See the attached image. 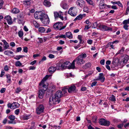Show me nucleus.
I'll return each mask as SVG.
<instances>
[{
    "mask_svg": "<svg viewBox=\"0 0 129 129\" xmlns=\"http://www.w3.org/2000/svg\"><path fill=\"white\" fill-rule=\"evenodd\" d=\"M85 3V1L83 0H78L76 2L77 6L81 8L84 6Z\"/></svg>",
    "mask_w": 129,
    "mask_h": 129,
    "instance_id": "12",
    "label": "nucleus"
},
{
    "mask_svg": "<svg viewBox=\"0 0 129 129\" xmlns=\"http://www.w3.org/2000/svg\"><path fill=\"white\" fill-rule=\"evenodd\" d=\"M48 57L50 58H53L54 57V55L53 54H50L48 55Z\"/></svg>",
    "mask_w": 129,
    "mask_h": 129,
    "instance_id": "55",
    "label": "nucleus"
},
{
    "mask_svg": "<svg viewBox=\"0 0 129 129\" xmlns=\"http://www.w3.org/2000/svg\"><path fill=\"white\" fill-rule=\"evenodd\" d=\"M49 103L51 105L58 104L59 103V100H57L55 97L53 96H51L49 99Z\"/></svg>",
    "mask_w": 129,
    "mask_h": 129,
    "instance_id": "5",
    "label": "nucleus"
},
{
    "mask_svg": "<svg viewBox=\"0 0 129 129\" xmlns=\"http://www.w3.org/2000/svg\"><path fill=\"white\" fill-rule=\"evenodd\" d=\"M21 91V89L19 87H18L17 88L16 90L15 91L16 93H18Z\"/></svg>",
    "mask_w": 129,
    "mask_h": 129,
    "instance_id": "54",
    "label": "nucleus"
},
{
    "mask_svg": "<svg viewBox=\"0 0 129 129\" xmlns=\"http://www.w3.org/2000/svg\"><path fill=\"white\" fill-rule=\"evenodd\" d=\"M24 51L25 52L27 53L28 52V48L27 47H25L23 49Z\"/></svg>",
    "mask_w": 129,
    "mask_h": 129,
    "instance_id": "59",
    "label": "nucleus"
},
{
    "mask_svg": "<svg viewBox=\"0 0 129 129\" xmlns=\"http://www.w3.org/2000/svg\"><path fill=\"white\" fill-rule=\"evenodd\" d=\"M8 118L11 121H8L9 123H13V121L15 119V116L12 115H11L8 117Z\"/></svg>",
    "mask_w": 129,
    "mask_h": 129,
    "instance_id": "22",
    "label": "nucleus"
},
{
    "mask_svg": "<svg viewBox=\"0 0 129 129\" xmlns=\"http://www.w3.org/2000/svg\"><path fill=\"white\" fill-rule=\"evenodd\" d=\"M45 28L43 27H39L38 30L41 33H44L45 31Z\"/></svg>",
    "mask_w": 129,
    "mask_h": 129,
    "instance_id": "38",
    "label": "nucleus"
},
{
    "mask_svg": "<svg viewBox=\"0 0 129 129\" xmlns=\"http://www.w3.org/2000/svg\"><path fill=\"white\" fill-rule=\"evenodd\" d=\"M109 99V100L115 102L116 100L115 97L113 94H112Z\"/></svg>",
    "mask_w": 129,
    "mask_h": 129,
    "instance_id": "33",
    "label": "nucleus"
},
{
    "mask_svg": "<svg viewBox=\"0 0 129 129\" xmlns=\"http://www.w3.org/2000/svg\"><path fill=\"white\" fill-rule=\"evenodd\" d=\"M63 15V13L61 11H59L58 12H54V15L55 19L59 17L61 20H64Z\"/></svg>",
    "mask_w": 129,
    "mask_h": 129,
    "instance_id": "9",
    "label": "nucleus"
},
{
    "mask_svg": "<svg viewBox=\"0 0 129 129\" xmlns=\"http://www.w3.org/2000/svg\"><path fill=\"white\" fill-rule=\"evenodd\" d=\"M44 107L42 104L40 105L36 108V112L38 115L40 114L44 111Z\"/></svg>",
    "mask_w": 129,
    "mask_h": 129,
    "instance_id": "7",
    "label": "nucleus"
},
{
    "mask_svg": "<svg viewBox=\"0 0 129 129\" xmlns=\"http://www.w3.org/2000/svg\"><path fill=\"white\" fill-rule=\"evenodd\" d=\"M92 42L93 41L91 40H88L87 41V43L89 44H91Z\"/></svg>",
    "mask_w": 129,
    "mask_h": 129,
    "instance_id": "61",
    "label": "nucleus"
},
{
    "mask_svg": "<svg viewBox=\"0 0 129 129\" xmlns=\"http://www.w3.org/2000/svg\"><path fill=\"white\" fill-rule=\"evenodd\" d=\"M7 106L8 108H10L12 109H14L19 107L20 106V105L18 103L14 102L12 104H8Z\"/></svg>",
    "mask_w": 129,
    "mask_h": 129,
    "instance_id": "8",
    "label": "nucleus"
},
{
    "mask_svg": "<svg viewBox=\"0 0 129 129\" xmlns=\"http://www.w3.org/2000/svg\"><path fill=\"white\" fill-rule=\"evenodd\" d=\"M10 46L12 47H14L15 46V44L14 42H11L10 43Z\"/></svg>",
    "mask_w": 129,
    "mask_h": 129,
    "instance_id": "62",
    "label": "nucleus"
},
{
    "mask_svg": "<svg viewBox=\"0 0 129 129\" xmlns=\"http://www.w3.org/2000/svg\"><path fill=\"white\" fill-rule=\"evenodd\" d=\"M62 91L63 93L62 94L63 96H65L67 94V89L66 88L63 89H62Z\"/></svg>",
    "mask_w": 129,
    "mask_h": 129,
    "instance_id": "39",
    "label": "nucleus"
},
{
    "mask_svg": "<svg viewBox=\"0 0 129 129\" xmlns=\"http://www.w3.org/2000/svg\"><path fill=\"white\" fill-rule=\"evenodd\" d=\"M60 6L63 9H67L68 8V6L66 2L65 1H63L61 2Z\"/></svg>",
    "mask_w": 129,
    "mask_h": 129,
    "instance_id": "18",
    "label": "nucleus"
},
{
    "mask_svg": "<svg viewBox=\"0 0 129 129\" xmlns=\"http://www.w3.org/2000/svg\"><path fill=\"white\" fill-rule=\"evenodd\" d=\"M5 54L8 55H10V54H13V52L10 50H6L4 52Z\"/></svg>",
    "mask_w": 129,
    "mask_h": 129,
    "instance_id": "29",
    "label": "nucleus"
},
{
    "mask_svg": "<svg viewBox=\"0 0 129 129\" xmlns=\"http://www.w3.org/2000/svg\"><path fill=\"white\" fill-rule=\"evenodd\" d=\"M68 91L69 93H75L77 92L75 86L74 85H72L68 89Z\"/></svg>",
    "mask_w": 129,
    "mask_h": 129,
    "instance_id": "13",
    "label": "nucleus"
},
{
    "mask_svg": "<svg viewBox=\"0 0 129 129\" xmlns=\"http://www.w3.org/2000/svg\"><path fill=\"white\" fill-rule=\"evenodd\" d=\"M49 77V76L46 75L42 80L40 83H39L40 86V89L43 90L44 91H45L47 90L48 88V84L47 83H45V81Z\"/></svg>",
    "mask_w": 129,
    "mask_h": 129,
    "instance_id": "1",
    "label": "nucleus"
},
{
    "mask_svg": "<svg viewBox=\"0 0 129 129\" xmlns=\"http://www.w3.org/2000/svg\"><path fill=\"white\" fill-rule=\"evenodd\" d=\"M63 94L62 91L60 90L57 91L55 95V97L57 100H59V102L60 101V98L62 96Z\"/></svg>",
    "mask_w": 129,
    "mask_h": 129,
    "instance_id": "14",
    "label": "nucleus"
},
{
    "mask_svg": "<svg viewBox=\"0 0 129 129\" xmlns=\"http://www.w3.org/2000/svg\"><path fill=\"white\" fill-rule=\"evenodd\" d=\"M55 68H56V70H62L61 64L58 63L57 64L56 67H55Z\"/></svg>",
    "mask_w": 129,
    "mask_h": 129,
    "instance_id": "34",
    "label": "nucleus"
},
{
    "mask_svg": "<svg viewBox=\"0 0 129 129\" xmlns=\"http://www.w3.org/2000/svg\"><path fill=\"white\" fill-rule=\"evenodd\" d=\"M56 70L55 67H51L49 69V71L50 73H53Z\"/></svg>",
    "mask_w": 129,
    "mask_h": 129,
    "instance_id": "25",
    "label": "nucleus"
},
{
    "mask_svg": "<svg viewBox=\"0 0 129 129\" xmlns=\"http://www.w3.org/2000/svg\"><path fill=\"white\" fill-rule=\"evenodd\" d=\"M61 66L62 70L65 69L67 68V66H66V65L64 64V63L62 64H61Z\"/></svg>",
    "mask_w": 129,
    "mask_h": 129,
    "instance_id": "50",
    "label": "nucleus"
},
{
    "mask_svg": "<svg viewBox=\"0 0 129 129\" xmlns=\"http://www.w3.org/2000/svg\"><path fill=\"white\" fill-rule=\"evenodd\" d=\"M91 64L90 62H88L86 64L84 65L83 66L84 68L86 69L87 68L91 66Z\"/></svg>",
    "mask_w": 129,
    "mask_h": 129,
    "instance_id": "35",
    "label": "nucleus"
},
{
    "mask_svg": "<svg viewBox=\"0 0 129 129\" xmlns=\"http://www.w3.org/2000/svg\"><path fill=\"white\" fill-rule=\"evenodd\" d=\"M46 57L45 56H44L43 57L41 60L39 61V63H40L41 62H43V61L46 60Z\"/></svg>",
    "mask_w": 129,
    "mask_h": 129,
    "instance_id": "52",
    "label": "nucleus"
},
{
    "mask_svg": "<svg viewBox=\"0 0 129 129\" xmlns=\"http://www.w3.org/2000/svg\"><path fill=\"white\" fill-rule=\"evenodd\" d=\"M105 60L104 59L100 61V63L102 65H104L105 64Z\"/></svg>",
    "mask_w": 129,
    "mask_h": 129,
    "instance_id": "60",
    "label": "nucleus"
},
{
    "mask_svg": "<svg viewBox=\"0 0 129 129\" xmlns=\"http://www.w3.org/2000/svg\"><path fill=\"white\" fill-rule=\"evenodd\" d=\"M97 83V82L96 81L93 82L91 85V87H92L93 86H95Z\"/></svg>",
    "mask_w": 129,
    "mask_h": 129,
    "instance_id": "57",
    "label": "nucleus"
},
{
    "mask_svg": "<svg viewBox=\"0 0 129 129\" xmlns=\"http://www.w3.org/2000/svg\"><path fill=\"white\" fill-rule=\"evenodd\" d=\"M6 90V89L5 88H2L0 90V92L1 93L4 92Z\"/></svg>",
    "mask_w": 129,
    "mask_h": 129,
    "instance_id": "64",
    "label": "nucleus"
},
{
    "mask_svg": "<svg viewBox=\"0 0 129 129\" xmlns=\"http://www.w3.org/2000/svg\"><path fill=\"white\" fill-rule=\"evenodd\" d=\"M41 21L43 23L46 25L48 24L50 22L48 16L45 14L41 19Z\"/></svg>",
    "mask_w": 129,
    "mask_h": 129,
    "instance_id": "6",
    "label": "nucleus"
},
{
    "mask_svg": "<svg viewBox=\"0 0 129 129\" xmlns=\"http://www.w3.org/2000/svg\"><path fill=\"white\" fill-rule=\"evenodd\" d=\"M45 91L41 89H40L39 92L38 96L40 99H42L45 94Z\"/></svg>",
    "mask_w": 129,
    "mask_h": 129,
    "instance_id": "21",
    "label": "nucleus"
},
{
    "mask_svg": "<svg viewBox=\"0 0 129 129\" xmlns=\"http://www.w3.org/2000/svg\"><path fill=\"white\" fill-rule=\"evenodd\" d=\"M106 5L104 3L103 1H101L99 3V6L100 9H103L105 8Z\"/></svg>",
    "mask_w": 129,
    "mask_h": 129,
    "instance_id": "19",
    "label": "nucleus"
},
{
    "mask_svg": "<svg viewBox=\"0 0 129 129\" xmlns=\"http://www.w3.org/2000/svg\"><path fill=\"white\" fill-rule=\"evenodd\" d=\"M79 56L81 57L83 59L84 58H85L87 56L86 54L85 53H82Z\"/></svg>",
    "mask_w": 129,
    "mask_h": 129,
    "instance_id": "48",
    "label": "nucleus"
},
{
    "mask_svg": "<svg viewBox=\"0 0 129 129\" xmlns=\"http://www.w3.org/2000/svg\"><path fill=\"white\" fill-rule=\"evenodd\" d=\"M124 50V48L123 47H122L121 49L119 50L117 52V54H120L122 53Z\"/></svg>",
    "mask_w": 129,
    "mask_h": 129,
    "instance_id": "49",
    "label": "nucleus"
},
{
    "mask_svg": "<svg viewBox=\"0 0 129 129\" xmlns=\"http://www.w3.org/2000/svg\"><path fill=\"white\" fill-rule=\"evenodd\" d=\"M2 41L4 43V49L6 50L9 47L8 43L4 40H2Z\"/></svg>",
    "mask_w": 129,
    "mask_h": 129,
    "instance_id": "20",
    "label": "nucleus"
},
{
    "mask_svg": "<svg viewBox=\"0 0 129 129\" xmlns=\"http://www.w3.org/2000/svg\"><path fill=\"white\" fill-rule=\"evenodd\" d=\"M4 69L5 71H8L9 70L8 66L7 65H5Z\"/></svg>",
    "mask_w": 129,
    "mask_h": 129,
    "instance_id": "56",
    "label": "nucleus"
},
{
    "mask_svg": "<svg viewBox=\"0 0 129 129\" xmlns=\"http://www.w3.org/2000/svg\"><path fill=\"white\" fill-rule=\"evenodd\" d=\"M18 35L19 37L21 38L23 35V32L21 31H19L18 33Z\"/></svg>",
    "mask_w": 129,
    "mask_h": 129,
    "instance_id": "43",
    "label": "nucleus"
},
{
    "mask_svg": "<svg viewBox=\"0 0 129 129\" xmlns=\"http://www.w3.org/2000/svg\"><path fill=\"white\" fill-rule=\"evenodd\" d=\"M105 80V78L104 77L103 74V73H100L99 74L98 76V78L96 79V80H100L102 82H104Z\"/></svg>",
    "mask_w": 129,
    "mask_h": 129,
    "instance_id": "16",
    "label": "nucleus"
},
{
    "mask_svg": "<svg viewBox=\"0 0 129 129\" xmlns=\"http://www.w3.org/2000/svg\"><path fill=\"white\" fill-rule=\"evenodd\" d=\"M45 14L41 11L36 12L34 14V16L36 19H40L41 20Z\"/></svg>",
    "mask_w": 129,
    "mask_h": 129,
    "instance_id": "4",
    "label": "nucleus"
},
{
    "mask_svg": "<svg viewBox=\"0 0 129 129\" xmlns=\"http://www.w3.org/2000/svg\"><path fill=\"white\" fill-rule=\"evenodd\" d=\"M44 4L45 6L47 7H49L51 6L50 2L47 0H45L44 1Z\"/></svg>",
    "mask_w": 129,
    "mask_h": 129,
    "instance_id": "26",
    "label": "nucleus"
},
{
    "mask_svg": "<svg viewBox=\"0 0 129 129\" xmlns=\"http://www.w3.org/2000/svg\"><path fill=\"white\" fill-rule=\"evenodd\" d=\"M99 123L101 125L105 126H108L110 124V122L109 121H107L103 118L101 119L100 120Z\"/></svg>",
    "mask_w": 129,
    "mask_h": 129,
    "instance_id": "11",
    "label": "nucleus"
},
{
    "mask_svg": "<svg viewBox=\"0 0 129 129\" xmlns=\"http://www.w3.org/2000/svg\"><path fill=\"white\" fill-rule=\"evenodd\" d=\"M97 118L96 116L93 117L92 119V121L94 123H96V122Z\"/></svg>",
    "mask_w": 129,
    "mask_h": 129,
    "instance_id": "44",
    "label": "nucleus"
},
{
    "mask_svg": "<svg viewBox=\"0 0 129 129\" xmlns=\"http://www.w3.org/2000/svg\"><path fill=\"white\" fill-rule=\"evenodd\" d=\"M128 26V25L127 24H124L123 27L125 29L127 30Z\"/></svg>",
    "mask_w": 129,
    "mask_h": 129,
    "instance_id": "63",
    "label": "nucleus"
},
{
    "mask_svg": "<svg viewBox=\"0 0 129 129\" xmlns=\"http://www.w3.org/2000/svg\"><path fill=\"white\" fill-rule=\"evenodd\" d=\"M33 23L35 27L36 28H38V27L39 26V24L36 21H34L33 22Z\"/></svg>",
    "mask_w": 129,
    "mask_h": 129,
    "instance_id": "40",
    "label": "nucleus"
},
{
    "mask_svg": "<svg viewBox=\"0 0 129 129\" xmlns=\"http://www.w3.org/2000/svg\"><path fill=\"white\" fill-rule=\"evenodd\" d=\"M87 3L90 5H93V3L91 0H85Z\"/></svg>",
    "mask_w": 129,
    "mask_h": 129,
    "instance_id": "45",
    "label": "nucleus"
},
{
    "mask_svg": "<svg viewBox=\"0 0 129 129\" xmlns=\"http://www.w3.org/2000/svg\"><path fill=\"white\" fill-rule=\"evenodd\" d=\"M75 61H74V60L72 62L71 65L70 66H69V67H68V69H74L75 68Z\"/></svg>",
    "mask_w": 129,
    "mask_h": 129,
    "instance_id": "30",
    "label": "nucleus"
},
{
    "mask_svg": "<svg viewBox=\"0 0 129 129\" xmlns=\"http://www.w3.org/2000/svg\"><path fill=\"white\" fill-rule=\"evenodd\" d=\"M22 63L19 61H18L15 63V65L17 67H20L22 65Z\"/></svg>",
    "mask_w": 129,
    "mask_h": 129,
    "instance_id": "41",
    "label": "nucleus"
},
{
    "mask_svg": "<svg viewBox=\"0 0 129 129\" xmlns=\"http://www.w3.org/2000/svg\"><path fill=\"white\" fill-rule=\"evenodd\" d=\"M62 25V23L61 22H59L55 24L53 27L56 30H59V29Z\"/></svg>",
    "mask_w": 129,
    "mask_h": 129,
    "instance_id": "15",
    "label": "nucleus"
},
{
    "mask_svg": "<svg viewBox=\"0 0 129 129\" xmlns=\"http://www.w3.org/2000/svg\"><path fill=\"white\" fill-rule=\"evenodd\" d=\"M66 36L70 39L72 38L73 36L71 33L70 32H68L66 33Z\"/></svg>",
    "mask_w": 129,
    "mask_h": 129,
    "instance_id": "27",
    "label": "nucleus"
},
{
    "mask_svg": "<svg viewBox=\"0 0 129 129\" xmlns=\"http://www.w3.org/2000/svg\"><path fill=\"white\" fill-rule=\"evenodd\" d=\"M30 114L29 115H23L22 116V119L24 120H27L30 118L31 117Z\"/></svg>",
    "mask_w": 129,
    "mask_h": 129,
    "instance_id": "24",
    "label": "nucleus"
},
{
    "mask_svg": "<svg viewBox=\"0 0 129 129\" xmlns=\"http://www.w3.org/2000/svg\"><path fill=\"white\" fill-rule=\"evenodd\" d=\"M4 19L7 21L8 24L11 25L12 24V19L10 16L7 15L4 18Z\"/></svg>",
    "mask_w": 129,
    "mask_h": 129,
    "instance_id": "17",
    "label": "nucleus"
},
{
    "mask_svg": "<svg viewBox=\"0 0 129 129\" xmlns=\"http://www.w3.org/2000/svg\"><path fill=\"white\" fill-rule=\"evenodd\" d=\"M7 121V118H5L2 121V123L4 124H5Z\"/></svg>",
    "mask_w": 129,
    "mask_h": 129,
    "instance_id": "58",
    "label": "nucleus"
},
{
    "mask_svg": "<svg viewBox=\"0 0 129 129\" xmlns=\"http://www.w3.org/2000/svg\"><path fill=\"white\" fill-rule=\"evenodd\" d=\"M129 24V18L124 20L123 22V24Z\"/></svg>",
    "mask_w": 129,
    "mask_h": 129,
    "instance_id": "47",
    "label": "nucleus"
},
{
    "mask_svg": "<svg viewBox=\"0 0 129 129\" xmlns=\"http://www.w3.org/2000/svg\"><path fill=\"white\" fill-rule=\"evenodd\" d=\"M6 76L7 78V82L10 83L11 80L10 76L9 74H7Z\"/></svg>",
    "mask_w": 129,
    "mask_h": 129,
    "instance_id": "37",
    "label": "nucleus"
},
{
    "mask_svg": "<svg viewBox=\"0 0 129 129\" xmlns=\"http://www.w3.org/2000/svg\"><path fill=\"white\" fill-rule=\"evenodd\" d=\"M121 59L119 62L121 67H123L129 59V56L127 55H123L121 57Z\"/></svg>",
    "mask_w": 129,
    "mask_h": 129,
    "instance_id": "2",
    "label": "nucleus"
},
{
    "mask_svg": "<svg viewBox=\"0 0 129 129\" xmlns=\"http://www.w3.org/2000/svg\"><path fill=\"white\" fill-rule=\"evenodd\" d=\"M14 113L15 114L17 115L20 113V110L19 109H17L15 111Z\"/></svg>",
    "mask_w": 129,
    "mask_h": 129,
    "instance_id": "53",
    "label": "nucleus"
},
{
    "mask_svg": "<svg viewBox=\"0 0 129 129\" xmlns=\"http://www.w3.org/2000/svg\"><path fill=\"white\" fill-rule=\"evenodd\" d=\"M30 2L31 1L30 0H25L23 1V2L24 5L27 6H29L30 5Z\"/></svg>",
    "mask_w": 129,
    "mask_h": 129,
    "instance_id": "31",
    "label": "nucleus"
},
{
    "mask_svg": "<svg viewBox=\"0 0 129 129\" xmlns=\"http://www.w3.org/2000/svg\"><path fill=\"white\" fill-rule=\"evenodd\" d=\"M82 15L81 14L79 15V16H77L76 18H75L74 20V21H76L77 20H79L81 19L83 17L82 16L83 15Z\"/></svg>",
    "mask_w": 129,
    "mask_h": 129,
    "instance_id": "28",
    "label": "nucleus"
},
{
    "mask_svg": "<svg viewBox=\"0 0 129 129\" xmlns=\"http://www.w3.org/2000/svg\"><path fill=\"white\" fill-rule=\"evenodd\" d=\"M83 11L84 12L88 13L89 12L88 8L87 6L84 7L83 10Z\"/></svg>",
    "mask_w": 129,
    "mask_h": 129,
    "instance_id": "42",
    "label": "nucleus"
},
{
    "mask_svg": "<svg viewBox=\"0 0 129 129\" xmlns=\"http://www.w3.org/2000/svg\"><path fill=\"white\" fill-rule=\"evenodd\" d=\"M99 28L101 29L104 31H111L112 30V28L107 27L106 26L100 24L99 26Z\"/></svg>",
    "mask_w": 129,
    "mask_h": 129,
    "instance_id": "10",
    "label": "nucleus"
},
{
    "mask_svg": "<svg viewBox=\"0 0 129 129\" xmlns=\"http://www.w3.org/2000/svg\"><path fill=\"white\" fill-rule=\"evenodd\" d=\"M20 11L19 9L15 8L13 9L12 11V12L15 14H17Z\"/></svg>",
    "mask_w": 129,
    "mask_h": 129,
    "instance_id": "32",
    "label": "nucleus"
},
{
    "mask_svg": "<svg viewBox=\"0 0 129 129\" xmlns=\"http://www.w3.org/2000/svg\"><path fill=\"white\" fill-rule=\"evenodd\" d=\"M71 13H70L68 12V14L72 16H76L77 15V12H74V11H71Z\"/></svg>",
    "mask_w": 129,
    "mask_h": 129,
    "instance_id": "36",
    "label": "nucleus"
},
{
    "mask_svg": "<svg viewBox=\"0 0 129 129\" xmlns=\"http://www.w3.org/2000/svg\"><path fill=\"white\" fill-rule=\"evenodd\" d=\"M123 124L122 123L117 125V126L119 128L121 129L122 128V127H123Z\"/></svg>",
    "mask_w": 129,
    "mask_h": 129,
    "instance_id": "51",
    "label": "nucleus"
},
{
    "mask_svg": "<svg viewBox=\"0 0 129 129\" xmlns=\"http://www.w3.org/2000/svg\"><path fill=\"white\" fill-rule=\"evenodd\" d=\"M74 61L76 63V64L79 65L83 64L85 62V61L83 60L81 57L79 56L74 60Z\"/></svg>",
    "mask_w": 129,
    "mask_h": 129,
    "instance_id": "3",
    "label": "nucleus"
},
{
    "mask_svg": "<svg viewBox=\"0 0 129 129\" xmlns=\"http://www.w3.org/2000/svg\"><path fill=\"white\" fill-rule=\"evenodd\" d=\"M17 18L19 19V21H18V23H21L22 21L23 16L22 14H20L18 16Z\"/></svg>",
    "mask_w": 129,
    "mask_h": 129,
    "instance_id": "23",
    "label": "nucleus"
},
{
    "mask_svg": "<svg viewBox=\"0 0 129 129\" xmlns=\"http://www.w3.org/2000/svg\"><path fill=\"white\" fill-rule=\"evenodd\" d=\"M64 64L66 65V66L67 67V68L68 69V67L70 66V64L71 63L69 61H67L64 62Z\"/></svg>",
    "mask_w": 129,
    "mask_h": 129,
    "instance_id": "46",
    "label": "nucleus"
}]
</instances>
